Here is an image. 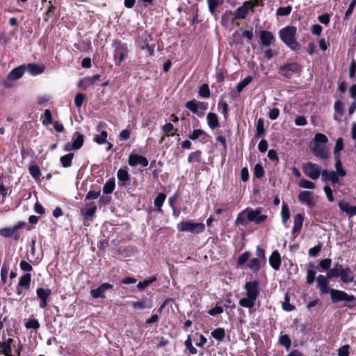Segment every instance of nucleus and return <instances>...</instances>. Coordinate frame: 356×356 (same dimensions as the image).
Instances as JSON below:
<instances>
[{
  "label": "nucleus",
  "mask_w": 356,
  "mask_h": 356,
  "mask_svg": "<svg viewBox=\"0 0 356 356\" xmlns=\"http://www.w3.org/2000/svg\"><path fill=\"white\" fill-rule=\"evenodd\" d=\"M118 178L120 181L126 182L129 179V175L126 170L120 169L118 171Z\"/></svg>",
  "instance_id": "79ce46f5"
},
{
  "label": "nucleus",
  "mask_w": 356,
  "mask_h": 356,
  "mask_svg": "<svg viewBox=\"0 0 356 356\" xmlns=\"http://www.w3.org/2000/svg\"><path fill=\"white\" fill-rule=\"evenodd\" d=\"M72 148L73 149H80L83 143V135L79 133L75 132L72 136Z\"/></svg>",
  "instance_id": "5701e85b"
},
{
  "label": "nucleus",
  "mask_w": 356,
  "mask_h": 356,
  "mask_svg": "<svg viewBox=\"0 0 356 356\" xmlns=\"http://www.w3.org/2000/svg\"><path fill=\"white\" fill-rule=\"evenodd\" d=\"M321 248H322L321 245H317L310 248L309 250V255L310 257H316L319 253Z\"/></svg>",
  "instance_id": "69168bd1"
},
{
  "label": "nucleus",
  "mask_w": 356,
  "mask_h": 356,
  "mask_svg": "<svg viewBox=\"0 0 356 356\" xmlns=\"http://www.w3.org/2000/svg\"><path fill=\"white\" fill-rule=\"evenodd\" d=\"M338 205L341 211L348 214L349 217L356 215V207L350 206L346 202H339Z\"/></svg>",
  "instance_id": "4be33fe9"
},
{
  "label": "nucleus",
  "mask_w": 356,
  "mask_h": 356,
  "mask_svg": "<svg viewBox=\"0 0 356 356\" xmlns=\"http://www.w3.org/2000/svg\"><path fill=\"white\" fill-rule=\"evenodd\" d=\"M29 172L35 179L40 176V170L37 165H31L29 167Z\"/></svg>",
  "instance_id": "052dcab7"
},
{
  "label": "nucleus",
  "mask_w": 356,
  "mask_h": 356,
  "mask_svg": "<svg viewBox=\"0 0 356 356\" xmlns=\"http://www.w3.org/2000/svg\"><path fill=\"white\" fill-rule=\"evenodd\" d=\"M31 277V275L30 273H26L24 275L20 277L18 283L19 286L29 289L30 286Z\"/></svg>",
  "instance_id": "473e14b6"
},
{
  "label": "nucleus",
  "mask_w": 356,
  "mask_h": 356,
  "mask_svg": "<svg viewBox=\"0 0 356 356\" xmlns=\"http://www.w3.org/2000/svg\"><path fill=\"white\" fill-rule=\"evenodd\" d=\"M44 118L42 120L43 124L47 125V124H51L53 122L51 113L49 109H46L44 111Z\"/></svg>",
  "instance_id": "864d4df0"
},
{
  "label": "nucleus",
  "mask_w": 356,
  "mask_h": 356,
  "mask_svg": "<svg viewBox=\"0 0 356 356\" xmlns=\"http://www.w3.org/2000/svg\"><path fill=\"white\" fill-rule=\"evenodd\" d=\"M185 346L191 354L194 355L197 353V350L193 347L190 337H188L187 340L185 341Z\"/></svg>",
  "instance_id": "680f3d73"
},
{
  "label": "nucleus",
  "mask_w": 356,
  "mask_h": 356,
  "mask_svg": "<svg viewBox=\"0 0 356 356\" xmlns=\"http://www.w3.org/2000/svg\"><path fill=\"white\" fill-rule=\"evenodd\" d=\"M334 111L337 113L334 115L335 120L339 121L343 111V104L340 101H337L334 103Z\"/></svg>",
  "instance_id": "cd10ccee"
},
{
  "label": "nucleus",
  "mask_w": 356,
  "mask_h": 356,
  "mask_svg": "<svg viewBox=\"0 0 356 356\" xmlns=\"http://www.w3.org/2000/svg\"><path fill=\"white\" fill-rule=\"evenodd\" d=\"M85 99V95L82 93H79L76 95L74 98V103L76 107H81L83 104V102Z\"/></svg>",
  "instance_id": "e2e57ef3"
},
{
  "label": "nucleus",
  "mask_w": 356,
  "mask_h": 356,
  "mask_svg": "<svg viewBox=\"0 0 356 356\" xmlns=\"http://www.w3.org/2000/svg\"><path fill=\"white\" fill-rule=\"evenodd\" d=\"M332 277H330L328 276V271L327 272L326 276L323 275H319L316 277V287L319 289L321 293L327 294L330 293L332 289H330V279Z\"/></svg>",
  "instance_id": "6e6552de"
},
{
  "label": "nucleus",
  "mask_w": 356,
  "mask_h": 356,
  "mask_svg": "<svg viewBox=\"0 0 356 356\" xmlns=\"http://www.w3.org/2000/svg\"><path fill=\"white\" fill-rule=\"evenodd\" d=\"M244 289L246 291V297L239 300V305L243 307L251 309L259 294V284L257 281L248 282Z\"/></svg>",
  "instance_id": "f03ea898"
},
{
  "label": "nucleus",
  "mask_w": 356,
  "mask_h": 356,
  "mask_svg": "<svg viewBox=\"0 0 356 356\" xmlns=\"http://www.w3.org/2000/svg\"><path fill=\"white\" fill-rule=\"evenodd\" d=\"M107 136V132L106 131H102L99 135L95 137L94 140L98 144H104L106 142Z\"/></svg>",
  "instance_id": "c03bdc74"
},
{
  "label": "nucleus",
  "mask_w": 356,
  "mask_h": 356,
  "mask_svg": "<svg viewBox=\"0 0 356 356\" xmlns=\"http://www.w3.org/2000/svg\"><path fill=\"white\" fill-rule=\"evenodd\" d=\"M310 149L313 154L317 157L322 159H325L329 157V151L325 145L317 144V143H311Z\"/></svg>",
  "instance_id": "1a4fd4ad"
},
{
  "label": "nucleus",
  "mask_w": 356,
  "mask_h": 356,
  "mask_svg": "<svg viewBox=\"0 0 356 356\" xmlns=\"http://www.w3.org/2000/svg\"><path fill=\"white\" fill-rule=\"evenodd\" d=\"M26 68L28 72L33 75L41 74L44 71V67L35 64H29Z\"/></svg>",
  "instance_id": "7c9ffc66"
},
{
  "label": "nucleus",
  "mask_w": 356,
  "mask_h": 356,
  "mask_svg": "<svg viewBox=\"0 0 356 356\" xmlns=\"http://www.w3.org/2000/svg\"><path fill=\"white\" fill-rule=\"evenodd\" d=\"M291 12V6L280 7L277 10V15L280 16H287Z\"/></svg>",
  "instance_id": "5fc2aeb1"
},
{
  "label": "nucleus",
  "mask_w": 356,
  "mask_h": 356,
  "mask_svg": "<svg viewBox=\"0 0 356 356\" xmlns=\"http://www.w3.org/2000/svg\"><path fill=\"white\" fill-rule=\"evenodd\" d=\"M257 136H260L264 133V120L259 118L257 122L256 126Z\"/></svg>",
  "instance_id": "3c124183"
},
{
  "label": "nucleus",
  "mask_w": 356,
  "mask_h": 356,
  "mask_svg": "<svg viewBox=\"0 0 356 356\" xmlns=\"http://www.w3.org/2000/svg\"><path fill=\"white\" fill-rule=\"evenodd\" d=\"M261 212L262 209L259 207L254 210L250 208L245 209L238 215L235 223L236 225H245L247 220H248L254 222L257 225L260 224L267 218V216L262 214Z\"/></svg>",
  "instance_id": "f257e3e1"
},
{
  "label": "nucleus",
  "mask_w": 356,
  "mask_h": 356,
  "mask_svg": "<svg viewBox=\"0 0 356 356\" xmlns=\"http://www.w3.org/2000/svg\"><path fill=\"white\" fill-rule=\"evenodd\" d=\"M178 229L180 232H188L193 234H200L204 231V224L202 222H193L191 221H184L178 224Z\"/></svg>",
  "instance_id": "39448f33"
},
{
  "label": "nucleus",
  "mask_w": 356,
  "mask_h": 356,
  "mask_svg": "<svg viewBox=\"0 0 356 356\" xmlns=\"http://www.w3.org/2000/svg\"><path fill=\"white\" fill-rule=\"evenodd\" d=\"M300 70L299 65L296 63H291L280 67V73L286 78H291L293 73L298 72Z\"/></svg>",
  "instance_id": "f8f14e48"
},
{
  "label": "nucleus",
  "mask_w": 356,
  "mask_h": 356,
  "mask_svg": "<svg viewBox=\"0 0 356 356\" xmlns=\"http://www.w3.org/2000/svg\"><path fill=\"white\" fill-rule=\"evenodd\" d=\"M281 214L282 222L285 224L290 218V211L286 204H283Z\"/></svg>",
  "instance_id": "a18cd8bd"
},
{
  "label": "nucleus",
  "mask_w": 356,
  "mask_h": 356,
  "mask_svg": "<svg viewBox=\"0 0 356 356\" xmlns=\"http://www.w3.org/2000/svg\"><path fill=\"white\" fill-rule=\"evenodd\" d=\"M14 340L12 338L3 339V341L0 342V355L5 356H15L12 354L11 346Z\"/></svg>",
  "instance_id": "4468645a"
},
{
  "label": "nucleus",
  "mask_w": 356,
  "mask_h": 356,
  "mask_svg": "<svg viewBox=\"0 0 356 356\" xmlns=\"http://www.w3.org/2000/svg\"><path fill=\"white\" fill-rule=\"evenodd\" d=\"M201 136H206L207 134L204 133L203 130L198 129L193 130V131L190 135H188V138L192 140H195Z\"/></svg>",
  "instance_id": "de8ad7c7"
},
{
  "label": "nucleus",
  "mask_w": 356,
  "mask_h": 356,
  "mask_svg": "<svg viewBox=\"0 0 356 356\" xmlns=\"http://www.w3.org/2000/svg\"><path fill=\"white\" fill-rule=\"evenodd\" d=\"M331 263L332 260L330 259H324L319 262V266L322 269L328 271L330 269Z\"/></svg>",
  "instance_id": "13d9d810"
},
{
  "label": "nucleus",
  "mask_w": 356,
  "mask_h": 356,
  "mask_svg": "<svg viewBox=\"0 0 356 356\" xmlns=\"http://www.w3.org/2000/svg\"><path fill=\"white\" fill-rule=\"evenodd\" d=\"M225 334V330L222 328L216 329L211 332L212 337L217 340H222Z\"/></svg>",
  "instance_id": "a19ab883"
},
{
  "label": "nucleus",
  "mask_w": 356,
  "mask_h": 356,
  "mask_svg": "<svg viewBox=\"0 0 356 356\" xmlns=\"http://www.w3.org/2000/svg\"><path fill=\"white\" fill-rule=\"evenodd\" d=\"M185 106L193 113H196L199 115V111L197 109V103L195 100L188 101L186 103Z\"/></svg>",
  "instance_id": "58836bf2"
},
{
  "label": "nucleus",
  "mask_w": 356,
  "mask_h": 356,
  "mask_svg": "<svg viewBox=\"0 0 356 356\" xmlns=\"http://www.w3.org/2000/svg\"><path fill=\"white\" fill-rule=\"evenodd\" d=\"M25 327L27 329L37 330L40 327L38 321L35 318L30 319L25 323Z\"/></svg>",
  "instance_id": "09e8293b"
},
{
  "label": "nucleus",
  "mask_w": 356,
  "mask_h": 356,
  "mask_svg": "<svg viewBox=\"0 0 356 356\" xmlns=\"http://www.w3.org/2000/svg\"><path fill=\"white\" fill-rule=\"evenodd\" d=\"M274 40V35L270 31H261L260 32V40L261 44L268 47L271 44Z\"/></svg>",
  "instance_id": "aec40b11"
},
{
  "label": "nucleus",
  "mask_w": 356,
  "mask_h": 356,
  "mask_svg": "<svg viewBox=\"0 0 356 356\" xmlns=\"http://www.w3.org/2000/svg\"><path fill=\"white\" fill-rule=\"evenodd\" d=\"M199 95L202 97H209L210 96V90L207 84H203L199 89Z\"/></svg>",
  "instance_id": "8fccbe9b"
},
{
  "label": "nucleus",
  "mask_w": 356,
  "mask_h": 356,
  "mask_svg": "<svg viewBox=\"0 0 356 356\" xmlns=\"http://www.w3.org/2000/svg\"><path fill=\"white\" fill-rule=\"evenodd\" d=\"M254 176L257 178H261L264 175V171L260 164H257L254 168Z\"/></svg>",
  "instance_id": "bf43d9fd"
},
{
  "label": "nucleus",
  "mask_w": 356,
  "mask_h": 356,
  "mask_svg": "<svg viewBox=\"0 0 356 356\" xmlns=\"http://www.w3.org/2000/svg\"><path fill=\"white\" fill-rule=\"evenodd\" d=\"M321 175L325 179L330 181L332 184L338 183L339 177H341L339 173L334 170L328 171L323 170L321 172Z\"/></svg>",
  "instance_id": "6ab92c4d"
},
{
  "label": "nucleus",
  "mask_w": 356,
  "mask_h": 356,
  "mask_svg": "<svg viewBox=\"0 0 356 356\" xmlns=\"http://www.w3.org/2000/svg\"><path fill=\"white\" fill-rule=\"evenodd\" d=\"M115 184L114 180L107 181L103 187V192L105 194L111 193L115 188Z\"/></svg>",
  "instance_id": "4c0bfd02"
},
{
  "label": "nucleus",
  "mask_w": 356,
  "mask_h": 356,
  "mask_svg": "<svg viewBox=\"0 0 356 356\" xmlns=\"http://www.w3.org/2000/svg\"><path fill=\"white\" fill-rule=\"evenodd\" d=\"M128 163L131 166L140 164L143 167L147 166L149 163L148 160L145 156L133 154L129 155Z\"/></svg>",
  "instance_id": "f3484780"
},
{
  "label": "nucleus",
  "mask_w": 356,
  "mask_h": 356,
  "mask_svg": "<svg viewBox=\"0 0 356 356\" xmlns=\"http://www.w3.org/2000/svg\"><path fill=\"white\" fill-rule=\"evenodd\" d=\"M174 126L171 123H167L163 127V131L166 136H173Z\"/></svg>",
  "instance_id": "4d7b16f0"
},
{
  "label": "nucleus",
  "mask_w": 356,
  "mask_h": 356,
  "mask_svg": "<svg viewBox=\"0 0 356 356\" xmlns=\"http://www.w3.org/2000/svg\"><path fill=\"white\" fill-rule=\"evenodd\" d=\"M261 260L259 258L252 259L248 264V267L254 273H257L261 267Z\"/></svg>",
  "instance_id": "72a5a7b5"
},
{
  "label": "nucleus",
  "mask_w": 356,
  "mask_h": 356,
  "mask_svg": "<svg viewBox=\"0 0 356 356\" xmlns=\"http://www.w3.org/2000/svg\"><path fill=\"white\" fill-rule=\"evenodd\" d=\"M343 149V141L341 138H338L336 141L334 149V157L337 156H339V152Z\"/></svg>",
  "instance_id": "37998d69"
},
{
  "label": "nucleus",
  "mask_w": 356,
  "mask_h": 356,
  "mask_svg": "<svg viewBox=\"0 0 356 356\" xmlns=\"http://www.w3.org/2000/svg\"><path fill=\"white\" fill-rule=\"evenodd\" d=\"M51 290L49 289L38 288L36 291L38 297L40 298V302L39 307L44 308L47 305V299L51 295Z\"/></svg>",
  "instance_id": "2eb2a0df"
},
{
  "label": "nucleus",
  "mask_w": 356,
  "mask_h": 356,
  "mask_svg": "<svg viewBox=\"0 0 356 356\" xmlns=\"http://www.w3.org/2000/svg\"><path fill=\"white\" fill-rule=\"evenodd\" d=\"M155 280H156V277H152L151 279L145 280L142 282H139L138 284H137V287L139 289L143 290V289H145L147 286H148L150 284L154 282Z\"/></svg>",
  "instance_id": "603ef678"
},
{
  "label": "nucleus",
  "mask_w": 356,
  "mask_h": 356,
  "mask_svg": "<svg viewBox=\"0 0 356 356\" xmlns=\"http://www.w3.org/2000/svg\"><path fill=\"white\" fill-rule=\"evenodd\" d=\"M250 256V254L248 252L242 254L238 259V264L243 265V264H245L249 259Z\"/></svg>",
  "instance_id": "338daca9"
},
{
  "label": "nucleus",
  "mask_w": 356,
  "mask_h": 356,
  "mask_svg": "<svg viewBox=\"0 0 356 356\" xmlns=\"http://www.w3.org/2000/svg\"><path fill=\"white\" fill-rule=\"evenodd\" d=\"M298 199L300 202L306 204L310 208L314 207L316 204V200L313 193L309 191H304L300 192Z\"/></svg>",
  "instance_id": "ddd939ff"
},
{
  "label": "nucleus",
  "mask_w": 356,
  "mask_h": 356,
  "mask_svg": "<svg viewBox=\"0 0 356 356\" xmlns=\"http://www.w3.org/2000/svg\"><path fill=\"white\" fill-rule=\"evenodd\" d=\"M249 3H250L245 2L242 6L238 8L234 12V17L232 19H244L248 13V10L250 9L248 7Z\"/></svg>",
  "instance_id": "412c9836"
},
{
  "label": "nucleus",
  "mask_w": 356,
  "mask_h": 356,
  "mask_svg": "<svg viewBox=\"0 0 356 356\" xmlns=\"http://www.w3.org/2000/svg\"><path fill=\"white\" fill-rule=\"evenodd\" d=\"M299 186L302 188L314 189L315 188L314 183L306 180L305 179H301L298 184Z\"/></svg>",
  "instance_id": "49530a36"
},
{
  "label": "nucleus",
  "mask_w": 356,
  "mask_h": 356,
  "mask_svg": "<svg viewBox=\"0 0 356 356\" xmlns=\"http://www.w3.org/2000/svg\"><path fill=\"white\" fill-rule=\"evenodd\" d=\"M327 141L328 139L325 134L318 133L314 136V140L311 143H317V144L321 143L322 145H325V143H327Z\"/></svg>",
  "instance_id": "c9c22d12"
},
{
  "label": "nucleus",
  "mask_w": 356,
  "mask_h": 356,
  "mask_svg": "<svg viewBox=\"0 0 356 356\" xmlns=\"http://www.w3.org/2000/svg\"><path fill=\"white\" fill-rule=\"evenodd\" d=\"M166 195L163 193H160L158 194L154 200V205L157 207L158 211H161V207L165 200Z\"/></svg>",
  "instance_id": "f704fd0d"
},
{
  "label": "nucleus",
  "mask_w": 356,
  "mask_h": 356,
  "mask_svg": "<svg viewBox=\"0 0 356 356\" xmlns=\"http://www.w3.org/2000/svg\"><path fill=\"white\" fill-rule=\"evenodd\" d=\"M296 31L295 26H286L279 32L282 41L293 51H298L300 49V45L295 38Z\"/></svg>",
  "instance_id": "20e7f679"
},
{
  "label": "nucleus",
  "mask_w": 356,
  "mask_h": 356,
  "mask_svg": "<svg viewBox=\"0 0 356 356\" xmlns=\"http://www.w3.org/2000/svg\"><path fill=\"white\" fill-rule=\"evenodd\" d=\"M302 170L307 177L313 180L318 179L322 172L318 165L311 162L305 163L302 165Z\"/></svg>",
  "instance_id": "423d86ee"
},
{
  "label": "nucleus",
  "mask_w": 356,
  "mask_h": 356,
  "mask_svg": "<svg viewBox=\"0 0 356 356\" xmlns=\"http://www.w3.org/2000/svg\"><path fill=\"white\" fill-rule=\"evenodd\" d=\"M127 49L124 44L121 42L115 43V49L114 51V58L115 65H119L124 60V57L127 55Z\"/></svg>",
  "instance_id": "9b49d317"
},
{
  "label": "nucleus",
  "mask_w": 356,
  "mask_h": 356,
  "mask_svg": "<svg viewBox=\"0 0 356 356\" xmlns=\"http://www.w3.org/2000/svg\"><path fill=\"white\" fill-rule=\"evenodd\" d=\"M328 276L333 278H340V280L345 284L351 283L355 280L354 273L351 269L337 262L334 264L333 268L328 270Z\"/></svg>",
  "instance_id": "7ed1b4c3"
},
{
  "label": "nucleus",
  "mask_w": 356,
  "mask_h": 356,
  "mask_svg": "<svg viewBox=\"0 0 356 356\" xmlns=\"http://www.w3.org/2000/svg\"><path fill=\"white\" fill-rule=\"evenodd\" d=\"M335 158V160H336V163H335V168H336V171L335 172H337L338 173H339V175L341 177H343L346 175V170L343 168V166H342V163L340 160V156H337Z\"/></svg>",
  "instance_id": "2f4dec72"
},
{
  "label": "nucleus",
  "mask_w": 356,
  "mask_h": 356,
  "mask_svg": "<svg viewBox=\"0 0 356 356\" xmlns=\"http://www.w3.org/2000/svg\"><path fill=\"white\" fill-rule=\"evenodd\" d=\"M197 109L199 111V115H203L204 111H206L208 108V104L207 102H197Z\"/></svg>",
  "instance_id": "0e129e2a"
},
{
  "label": "nucleus",
  "mask_w": 356,
  "mask_h": 356,
  "mask_svg": "<svg viewBox=\"0 0 356 356\" xmlns=\"http://www.w3.org/2000/svg\"><path fill=\"white\" fill-rule=\"evenodd\" d=\"M252 80L251 76H246L242 81L238 83L236 86V90L238 92H241L245 87H246Z\"/></svg>",
  "instance_id": "e433bc0d"
},
{
  "label": "nucleus",
  "mask_w": 356,
  "mask_h": 356,
  "mask_svg": "<svg viewBox=\"0 0 356 356\" xmlns=\"http://www.w3.org/2000/svg\"><path fill=\"white\" fill-rule=\"evenodd\" d=\"M280 115V111L277 108H274L270 110L268 117L270 120H276Z\"/></svg>",
  "instance_id": "774afa93"
},
{
  "label": "nucleus",
  "mask_w": 356,
  "mask_h": 356,
  "mask_svg": "<svg viewBox=\"0 0 356 356\" xmlns=\"http://www.w3.org/2000/svg\"><path fill=\"white\" fill-rule=\"evenodd\" d=\"M330 293L331 300L333 302H338L340 301L353 302L355 300V297L353 296L348 295L343 291L332 289Z\"/></svg>",
  "instance_id": "0eeeda50"
},
{
  "label": "nucleus",
  "mask_w": 356,
  "mask_h": 356,
  "mask_svg": "<svg viewBox=\"0 0 356 356\" xmlns=\"http://www.w3.org/2000/svg\"><path fill=\"white\" fill-rule=\"evenodd\" d=\"M303 220L304 219L302 214L298 213L296 215V216L294 217V225L293 227V233L298 232L300 231L302 226Z\"/></svg>",
  "instance_id": "bb28decb"
},
{
  "label": "nucleus",
  "mask_w": 356,
  "mask_h": 356,
  "mask_svg": "<svg viewBox=\"0 0 356 356\" xmlns=\"http://www.w3.org/2000/svg\"><path fill=\"white\" fill-rule=\"evenodd\" d=\"M209 9L210 13L213 15L215 10L217 7L221 6L224 1L223 0H207Z\"/></svg>",
  "instance_id": "c756f323"
},
{
  "label": "nucleus",
  "mask_w": 356,
  "mask_h": 356,
  "mask_svg": "<svg viewBox=\"0 0 356 356\" xmlns=\"http://www.w3.org/2000/svg\"><path fill=\"white\" fill-rule=\"evenodd\" d=\"M269 263L273 268L278 270L281 264L280 255L277 251H275L272 253L269 258Z\"/></svg>",
  "instance_id": "b1692460"
},
{
  "label": "nucleus",
  "mask_w": 356,
  "mask_h": 356,
  "mask_svg": "<svg viewBox=\"0 0 356 356\" xmlns=\"http://www.w3.org/2000/svg\"><path fill=\"white\" fill-rule=\"evenodd\" d=\"M74 157L73 153H69L67 154H65L60 157V161L62 164V165L64 168H67L71 166L72 165V161Z\"/></svg>",
  "instance_id": "c85d7f7f"
},
{
  "label": "nucleus",
  "mask_w": 356,
  "mask_h": 356,
  "mask_svg": "<svg viewBox=\"0 0 356 356\" xmlns=\"http://www.w3.org/2000/svg\"><path fill=\"white\" fill-rule=\"evenodd\" d=\"M207 118L208 124L211 129H213L219 126V122L216 114L213 113H209Z\"/></svg>",
  "instance_id": "a878e982"
},
{
  "label": "nucleus",
  "mask_w": 356,
  "mask_h": 356,
  "mask_svg": "<svg viewBox=\"0 0 356 356\" xmlns=\"http://www.w3.org/2000/svg\"><path fill=\"white\" fill-rule=\"evenodd\" d=\"M23 222H19L17 225H15L13 227H6L0 229V234L4 237H10L14 235V238L17 240L19 238V235L17 234H15L17 229L22 227L24 226Z\"/></svg>",
  "instance_id": "dca6fc26"
},
{
  "label": "nucleus",
  "mask_w": 356,
  "mask_h": 356,
  "mask_svg": "<svg viewBox=\"0 0 356 356\" xmlns=\"http://www.w3.org/2000/svg\"><path fill=\"white\" fill-rule=\"evenodd\" d=\"M316 279L315 266L310 264L307 268V284L310 285L313 284Z\"/></svg>",
  "instance_id": "393cba45"
},
{
  "label": "nucleus",
  "mask_w": 356,
  "mask_h": 356,
  "mask_svg": "<svg viewBox=\"0 0 356 356\" xmlns=\"http://www.w3.org/2000/svg\"><path fill=\"white\" fill-rule=\"evenodd\" d=\"M282 308L287 312L293 311L295 309L294 306L289 303V298L287 295H285L284 302L282 303Z\"/></svg>",
  "instance_id": "6e6d98bb"
},
{
  "label": "nucleus",
  "mask_w": 356,
  "mask_h": 356,
  "mask_svg": "<svg viewBox=\"0 0 356 356\" xmlns=\"http://www.w3.org/2000/svg\"><path fill=\"white\" fill-rule=\"evenodd\" d=\"M24 72V67L23 66L17 67L10 72L7 76V80L3 81V86L9 88L11 86L10 81L17 80L22 76Z\"/></svg>",
  "instance_id": "9d476101"
},
{
  "label": "nucleus",
  "mask_w": 356,
  "mask_h": 356,
  "mask_svg": "<svg viewBox=\"0 0 356 356\" xmlns=\"http://www.w3.org/2000/svg\"><path fill=\"white\" fill-rule=\"evenodd\" d=\"M113 285L109 283H104L101 284L97 289L90 291L91 296L95 298H104V293L109 289H113Z\"/></svg>",
  "instance_id": "a211bd4d"
},
{
  "label": "nucleus",
  "mask_w": 356,
  "mask_h": 356,
  "mask_svg": "<svg viewBox=\"0 0 356 356\" xmlns=\"http://www.w3.org/2000/svg\"><path fill=\"white\" fill-rule=\"evenodd\" d=\"M279 342L281 345L284 346L286 349L291 347V341L287 334L281 335L279 339Z\"/></svg>",
  "instance_id": "ea45409f"
}]
</instances>
